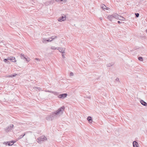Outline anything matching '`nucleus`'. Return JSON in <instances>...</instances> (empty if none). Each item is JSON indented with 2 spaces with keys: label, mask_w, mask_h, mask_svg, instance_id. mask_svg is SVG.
Listing matches in <instances>:
<instances>
[{
  "label": "nucleus",
  "mask_w": 147,
  "mask_h": 147,
  "mask_svg": "<svg viewBox=\"0 0 147 147\" xmlns=\"http://www.w3.org/2000/svg\"><path fill=\"white\" fill-rule=\"evenodd\" d=\"M20 57L21 59H25L26 57L24 55V54L22 53L21 54Z\"/></svg>",
  "instance_id": "nucleus-16"
},
{
  "label": "nucleus",
  "mask_w": 147,
  "mask_h": 147,
  "mask_svg": "<svg viewBox=\"0 0 147 147\" xmlns=\"http://www.w3.org/2000/svg\"><path fill=\"white\" fill-rule=\"evenodd\" d=\"M69 75L70 76H74V74L73 72H71L70 73Z\"/></svg>",
  "instance_id": "nucleus-32"
},
{
  "label": "nucleus",
  "mask_w": 147,
  "mask_h": 147,
  "mask_svg": "<svg viewBox=\"0 0 147 147\" xmlns=\"http://www.w3.org/2000/svg\"><path fill=\"white\" fill-rule=\"evenodd\" d=\"M87 120L89 121L90 123H92V117H88L87 118Z\"/></svg>",
  "instance_id": "nucleus-14"
},
{
  "label": "nucleus",
  "mask_w": 147,
  "mask_h": 147,
  "mask_svg": "<svg viewBox=\"0 0 147 147\" xmlns=\"http://www.w3.org/2000/svg\"><path fill=\"white\" fill-rule=\"evenodd\" d=\"M113 65V64H108L107 65V66L108 67H110Z\"/></svg>",
  "instance_id": "nucleus-27"
},
{
  "label": "nucleus",
  "mask_w": 147,
  "mask_h": 147,
  "mask_svg": "<svg viewBox=\"0 0 147 147\" xmlns=\"http://www.w3.org/2000/svg\"><path fill=\"white\" fill-rule=\"evenodd\" d=\"M57 38V36H52L50 38V39L52 40V41L54 39H55L56 38Z\"/></svg>",
  "instance_id": "nucleus-18"
},
{
  "label": "nucleus",
  "mask_w": 147,
  "mask_h": 147,
  "mask_svg": "<svg viewBox=\"0 0 147 147\" xmlns=\"http://www.w3.org/2000/svg\"><path fill=\"white\" fill-rule=\"evenodd\" d=\"M46 92H49L51 93H52L53 92V91H50V90H45V91Z\"/></svg>",
  "instance_id": "nucleus-31"
},
{
  "label": "nucleus",
  "mask_w": 147,
  "mask_h": 147,
  "mask_svg": "<svg viewBox=\"0 0 147 147\" xmlns=\"http://www.w3.org/2000/svg\"><path fill=\"white\" fill-rule=\"evenodd\" d=\"M4 61L6 63H8L9 62V59H7V58L6 59H5L4 60Z\"/></svg>",
  "instance_id": "nucleus-25"
},
{
  "label": "nucleus",
  "mask_w": 147,
  "mask_h": 147,
  "mask_svg": "<svg viewBox=\"0 0 147 147\" xmlns=\"http://www.w3.org/2000/svg\"><path fill=\"white\" fill-rule=\"evenodd\" d=\"M139 14L138 13V16H139Z\"/></svg>",
  "instance_id": "nucleus-45"
},
{
  "label": "nucleus",
  "mask_w": 147,
  "mask_h": 147,
  "mask_svg": "<svg viewBox=\"0 0 147 147\" xmlns=\"http://www.w3.org/2000/svg\"><path fill=\"white\" fill-rule=\"evenodd\" d=\"M146 38V36H143L141 37V38L142 39H144Z\"/></svg>",
  "instance_id": "nucleus-30"
},
{
  "label": "nucleus",
  "mask_w": 147,
  "mask_h": 147,
  "mask_svg": "<svg viewBox=\"0 0 147 147\" xmlns=\"http://www.w3.org/2000/svg\"><path fill=\"white\" fill-rule=\"evenodd\" d=\"M35 59L36 60H37V61H38V60H39V59H38V58H36V59Z\"/></svg>",
  "instance_id": "nucleus-40"
},
{
  "label": "nucleus",
  "mask_w": 147,
  "mask_h": 147,
  "mask_svg": "<svg viewBox=\"0 0 147 147\" xmlns=\"http://www.w3.org/2000/svg\"><path fill=\"white\" fill-rule=\"evenodd\" d=\"M17 75V74H12V75H11L12 76V77H15V76H16V75Z\"/></svg>",
  "instance_id": "nucleus-34"
},
{
  "label": "nucleus",
  "mask_w": 147,
  "mask_h": 147,
  "mask_svg": "<svg viewBox=\"0 0 147 147\" xmlns=\"http://www.w3.org/2000/svg\"><path fill=\"white\" fill-rule=\"evenodd\" d=\"M84 97L85 98H88V99H90L91 98L90 96H87L86 95L84 96Z\"/></svg>",
  "instance_id": "nucleus-23"
},
{
  "label": "nucleus",
  "mask_w": 147,
  "mask_h": 147,
  "mask_svg": "<svg viewBox=\"0 0 147 147\" xmlns=\"http://www.w3.org/2000/svg\"><path fill=\"white\" fill-rule=\"evenodd\" d=\"M47 40L45 38H44L42 40V42L43 43H45V42L47 41Z\"/></svg>",
  "instance_id": "nucleus-28"
},
{
  "label": "nucleus",
  "mask_w": 147,
  "mask_h": 147,
  "mask_svg": "<svg viewBox=\"0 0 147 147\" xmlns=\"http://www.w3.org/2000/svg\"><path fill=\"white\" fill-rule=\"evenodd\" d=\"M67 96V94H61L58 96V97L60 98H64L66 97Z\"/></svg>",
  "instance_id": "nucleus-5"
},
{
  "label": "nucleus",
  "mask_w": 147,
  "mask_h": 147,
  "mask_svg": "<svg viewBox=\"0 0 147 147\" xmlns=\"http://www.w3.org/2000/svg\"><path fill=\"white\" fill-rule=\"evenodd\" d=\"M25 59L27 62H28L30 60V59L29 57H26Z\"/></svg>",
  "instance_id": "nucleus-24"
},
{
  "label": "nucleus",
  "mask_w": 147,
  "mask_h": 147,
  "mask_svg": "<svg viewBox=\"0 0 147 147\" xmlns=\"http://www.w3.org/2000/svg\"><path fill=\"white\" fill-rule=\"evenodd\" d=\"M52 93L56 95H57L58 94V93L56 92L53 91V92Z\"/></svg>",
  "instance_id": "nucleus-26"
},
{
  "label": "nucleus",
  "mask_w": 147,
  "mask_h": 147,
  "mask_svg": "<svg viewBox=\"0 0 147 147\" xmlns=\"http://www.w3.org/2000/svg\"><path fill=\"white\" fill-rule=\"evenodd\" d=\"M13 127V124H11L9 126H8L5 129V131L6 132H8L12 129L11 128Z\"/></svg>",
  "instance_id": "nucleus-4"
},
{
  "label": "nucleus",
  "mask_w": 147,
  "mask_h": 147,
  "mask_svg": "<svg viewBox=\"0 0 147 147\" xmlns=\"http://www.w3.org/2000/svg\"><path fill=\"white\" fill-rule=\"evenodd\" d=\"M3 41H2L0 42V43H1L2 42H3Z\"/></svg>",
  "instance_id": "nucleus-42"
},
{
  "label": "nucleus",
  "mask_w": 147,
  "mask_h": 147,
  "mask_svg": "<svg viewBox=\"0 0 147 147\" xmlns=\"http://www.w3.org/2000/svg\"><path fill=\"white\" fill-rule=\"evenodd\" d=\"M62 57L63 58H65L64 55V54H63H63H62Z\"/></svg>",
  "instance_id": "nucleus-38"
},
{
  "label": "nucleus",
  "mask_w": 147,
  "mask_h": 147,
  "mask_svg": "<svg viewBox=\"0 0 147 147\" xmlns=\"http://www.w3.org/2000/svg\"><path fill=\"white\" fill-rule=\"evenodd\" d=\"M135 15H136V17H138V13H135Z\"/></svg>",
  "instance_id": "nucleus-37"
},
{
  "label": "nucleus",
  "mask_w": 147,
  "mask_h": 147,
  "mask_svg": "<svg viewBox=\"0 0 147 147\" xmlns=\"http://www.w3.org/2000/svg\"><path fill=\"white\" fill-rule=\"evenodd\" d=\"M5 77H8V78L12 77V76H11V75H7V76H5Z\"/></svg>",
  "instance_id": "nucleus-33"
},
{
  "label": "nucleus",
  "mask_w": 147,
  "mask_h": 147,
  "mask_svg": "<svg viewBox=\"0 0 147 147\" xmlns=\"http://www.w3.org/2000/svg\"><path fill=\"white\" fill-rule=\"evenodd\" d=\"M15 142H13V141L7 142V143L5 142H4L3 144H5L6 145H7V144L8 146H11L13 145Z\"/></svg>",
  "instance_id": "nucleus-9"
},
{
  "label": "nucleus",
  "mask_w": 147,
  "mask_h": 147,
  "mask_svg": "<svg viewBox=\"0 0 147 147\" xmlns=\"http://www.w3.org/2000/svg\"><path fill=\"white\" fill-rule=\"evenodd\" d=\"M107 18L111 21H112L114 18L113 14L108 16Z\"/></svg>",
  "instance_id": "nucleus-11"
},
{
  "label": "nucleus",
  "mask_w": 147,
  "mask_h": 147,
  "mask_svg": "<svg viewBox=\"0 0 147 147\" xmlns=\"http://www.w3.org/2000/svg\"><path fill=\"white\" fill-rule=\"evenodd\" d=\"M117 22H118V24H121V23H122V22H120V21H118Z\"/></svg>",
  "instance_id": "nucleus-39"
},
{
  "label": "nucleus",
  "mask_w": 147,
  "mask_h": 147,
  "mask_svg": "<svg viewBox=\"0 0 147 147\" xmlns=\"http://www.w3.org/2000/svg\"><path fill=\"white\" fill-rule=\"evenodd\" d=\"M33 89L34 90H37V89L38 90H40L41 89V88L39 87H34L33 88Z\"/></svg>",
  "instance_id": "nucleus-17"
},
{
  "label": "nucleus",
  "mask_w": 147,
  "mask_h": 147,
  "mask_svg": "<svg viewBox=\"0 0 147 147\" xmlns=\"http://www.w3.org/2000/svg\"><path fill=\"white\" fill-rule=\"evenodd\" d=\"M57 49L60 52L62 53H65V49L64 48H59L58 47V48Z\"/></svg>",
  "instance_id": "nucleus-7"
},
{
  "label": "nucleus",
  "mask_w": 147,
  "mask_h": 147,
  "mask_svg": "<svg viewBox=\"0 0 147 147\" xmlns=\"http://www.w3.org/2000/svg\"><path fill=\"white\" fill-rule=\"evenodd\" d=\"M113 15L114 18L117 20L119 19V17H120V15L117 13L113 14Z\"/></svg>",
  "instance_id": "nucleus-10"
},
{
  "label": "nucleus",
  "mask_w": 147,
  "mask_h": 147,
  "mask_svg": "<svg viewBox=\"0 0 147 147\" xmlns=\"http://www.w3.org/2000/svg\"><path fill=\"white\" fill-rule=\"evenodd\" d=\"M47 138L44 136H42L37 139V142L39 144H41L42 142L47 140Z\"/></svg>",
  "instance_id": "nucleus-2"
},
{
  "label": "nucleus",
  "mask_w": 147,
  "mask_h": 147,
  "mask_svg": "<svg viewBox=\"0 0 147 147\" xmlns=\"http://www.w3.org/2000/svg\"><path fill=\"white\" fill-rule=\"evenodd\" d=\"M25 135V133L24 134H22L20 135L18 137L19 139H20L22 138Z\"/></svg>",
  "instance_id": "nucleus-20"
},
{
  "label": "nucleus",
  "mask_w": 147,
  "mask_h": 147,
  "mask_svg": "<svg viewBox=\"0 0 147 147\" xmlns=\"http://www.w3.org/2000/svg\"><path fill=\"white\" fill-rule=\"evenodd\" d=\"M88 94H89V93H90L89 92H88Z\"/></svg>",
  "instance_id": "nucleus-43"
},
{
  "label": "nucleus",
  "mask_w": 147,
  "mask_h": 147,
  "mask_svg": "<svg viewBox=\"0 0 147 147\" xmlns=\"http://www.w3.org/2000/svg\"><path fill=\"white\" fill-rule=\"evenodd\" d=\"M100 19L101 20H102V18H100Z\"/></svg>",
  "instance_id": "nucleus-41"
},
{
  "label": "nucleus",
  "mask_w": 147,
  "mask_h": 147,
  "mask_svg": "<svg viewBox=\"0 0 147 147\" xmlns=\"http://www.w3.org/2000/svg\"><path fill=\"white\" fill-rule=\"evenodd\" d=\"M138 60L140 61H143V58L142 57H138Z\"/></svg>",
  "instance_id": "nucleus-21"
},
{
  "label": "nucleus",
  "mask_w": 147,
  "mask_h": 147,
  "mask_svg": "<svg viewBox=\"0 0 147 147\" xmlns=\"http://www.w3.org/2000/svg\"><path fill=\"white\" fill-rule=\"evenodd\" d=\"M49 4L52 3L53 4L54 2V1L53 0H51L50 1H49L48 2Z\"/></svg>",
  "instance_id": "nucleus-29"
},
{
  "label": "nucleus",
  "mask_w": 147,
  "mask_h": 147,
  "mask_svg": "<svg viewBox=\"0 0 147 147\" xmlns=\"http://www.w3.org/2000/svg\"><path fill=\"white\" fill-rule=\"evenodd\" d=\"M65 109V107L62 106L57 111L53 112L50 115L47 116L46 117V119L48 121H51L54 119L57 118L63 114Z\"/></svg>",
  "instance_id": "nucleus-1"
},
{
  "label": "nucleus",
  "mask_w": 147,
  "mask_h": 147,
  "mask_svg": "<svg viewBox=\"0 0 147 147\" xmlns=\"http://www.w3.org/2000/svg\"><path fill=\"white\" fill-rule=\"evenodd\" d=\"M57 2H59V1H63L64 2V3H65L67 1V0H55Z\"/></svg>",
  "instance_id": "nucleus-19"
},
{
  "label": "nucleus",
  "mask_w": 147,
  "mask_h": 147,
  "mask_svg": "<svg viewBox=\"0 0 147 147\" xmlns=\"http://www.w3.org/2000/svg\"><path fill=\"white\" fill-rule=\"evenodd\" d=\"M101 6V8L104 10H107L109 9V7H107L104 4H102Z\"/></svg>",
  "instance_id": "nucleus-8"
},
{
  "label": "nucleus",
  "mask_w": 147,
  "mask_h": 147,
  "mask_svg": "<svg viewBox=\"0 0 147 147\" xmlns=\"http://www.w3.org/2000/svg\"><path fill=\"white\" fill-rule=\"evenodd\" d=\"M140 102L144 106H147V103L144 102V100H141L140 101Z\"/></svg>",
  "instance_id": "nucleus-12"
},
{
  "label": "nucleus",
  "mask_w": 147,
  "mask_h": 147,
  "mask_svg": "<svg viewBox=\"0 0 147 147\" xmlns=\"http://www.w3.org/2000/svg\"><path fill=\"white\" fill-rule=\"evenodd\" d=\"M66 16L64 14H62L61 17L58 18V20L59 22H62L65 20Z\"/></svg>",
  "instance_id": "nucleus-3"
},
{
  "label": "nucleus",
  "mask_w": 147,
  "mask_h": 147,
  "mask_svg": "<svg viewBox=\"0 0 147 147\" xmlns=\"http://www.w3.org/2000/svg\"><path fill=\"white\" fill-rule=\"evenodd\" d=\"M50 38H49V39L47 40V42L51 41L52 40Z\"/></svg>",
  "instance_id": "nucleus-36"
},
{
  "label": "nucleus",
  "mask_w": 147,
  "mask_h": 147,
  "mask_svg": "<svg viewBox=\"0 0 147 147\" xmlns=\"http://www.w3.org/2000/svg\"><path fill=\"white\" fill-rule=\"evenodd\" d=\"M58 47H55L54 46H52L51 47V49L52 50H55V49H58Z\"/></svg>",
  "instance_id": "nucleus-22"
},
{
  "label": "nucleus",
  "mask_w": 147,
  "mask_h": 147,
  "mask_svg": "<svg viewBox=\"0 0 147 147\" xmlns=\"http://www.w3.org/2000/svg\"><path fill=\"white\" fill-rule=\"evenodd\" d=\"M7 59H9V60H10L11 61L13 62H16V61L15 59V57H8L7 58Z\"/></svg>",
  "instance_id": "nucleus-6"
},
{
  "label": "nucleus",
  "mask_w": 147,
  "mask_h": 147,
  "mask_svg": "<svg viewBox=\"0 0 147 147\" xmlns=\"http://www.w3.org/2000/svg\"><path fill=\"white\" fill-rule=\"evenodd\" d=\"M116 81H117V82H119V78H117L116 80H115Z\"/></svg>",
  "instance_id": "nucleus-35"
},
{
  "label": "nucleus",
  "mask_w": 147,
  "mask_h": 147,
  "mask_svg": "<svg viewBox=\"0 0 147 147\" xmlns=\"http://www.w3.org/2000/svg\"><path fill=\"white\" fill-rule=\"evenodd\" d=\"M119 20L121 21H124L125 20V19L122 16L120 15V17H119Z\"/></svg>",
  "instance_id": "nucleus-15"
},
{
  "label": "nucleus",
  "mask_w": 147,
  "mask_h": 147,
  "mask_svg": "<svg viewBox=\"0 0 147 147\" xmlns=\"http://www.w3.org/2000/svg\"><path fill=\"white\" fill-rule=\"evenodd\" d=\"M133 145L134 147H138V143L136 141L133 142Z\"/></svg>",
  "instance_id": "nucleus-13"
},
{
  "label": "nucleus",
  "mask_w": 147,
  "mask_h": 147,
  "mask_svg": "<svg viewBox=\"0 0 147 147\" xmlns=\"http://www.w3.org/2000/svg\"><path fill=\"white\" fill-rule=\"evenodd\" d=\"M146 32H147V30H146Z\"/></svg>",
  "instance_id": "nucleus-44"
}]
</instances>
